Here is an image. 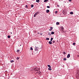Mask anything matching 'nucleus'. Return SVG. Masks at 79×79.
Returning a JSON list of instances; mask_svg holds the SVG:
<instances>
[{"mask_svg": "<svg viewBox=\"0 0 79 79\" xmlns=\"http://www.w3.org/2000/svg\"><path fill=\"white\" fill-rule=\"evenodd\" d=\"M33 70L34 71H38L39 70V68H37V67H35L33 69Z\"/></svg>", "mask_w": 79, "mask_h": 79, "instance_id": "1", "label": "nucleus"}, {"mask_svg": "<svg viewBox=\"0 0 79 79\" xmlns=\"http://www.w3.org/2000/svg\"><path fill=\"white\" fill-rule=\"evenodd\" d=\"M35 51H36V52H37V51H39V50H40V48L35 47Z\"/></svg>", "mask_w": 79, "mask_h": 79, "instance_id": "2", "label": "nucleus"}, {"mask_svg": "<svg viewBox=\"0 0 79 79\" xmlns=\"http://www.w3.org/2000/svg\"><path fill=\"white\" fill-rule=\"evenodd\" d=\"M39 12H36L34 15V17H35V16H36L37 15L39 14Z\"/></svg>", "mask_w": 79, "mask_h": 79, "instance_id": "3", "label": "nucleus"}, {"mask_svg": "<svg viewBox=\"0 0 79 79\" xmlns=\"http://www.w3.org/2000/svg\"><path fill=\"white\" fill-rule=\"evenodd\" d=\"M50 29H49V31H52V30H53V27H51L50 28Z\"/></svg>", "mask_w": 79, "mask_h": 79, "instance_id": "4", "label": "nucleus"}, {"mask_svg": "<svg viewBox=\"0 0 79 79\" xmlns=\"http://www.w3.org/2000/svg\"><path fill=\"white\" fill-rule=\"evenodd\" d=\"M69 57H70V54H69L67 56V58H69Z\"/></svg>", "mask_w": 79, "mask_h": 79, "instance_id": "5", "label": "nucleus"}, {"mask_svg": "<svg viewBox=\"0 0 79 79\" xmlns=\"http://www.w3.org/2000/svg\"><path fill=\"white\" fill-rule=\"evenodd\" d=\"M50 11V10H46V13H49V12Z\"/></svg>", "mask_w": 79, "mask_h": 79, "instance_id": "6", "label": "nucleus"}, {"mask_svg": "<svg viewBox=\"0 0 79 79\" xmlns=\"http://www.w3.org/2000/svg\"><path fill=\"white\" fill-rule=\"evenodd\" d=\"M61 29H62V31H63V30L64 29V28H63V27H61Z\"/></svg>", "mask_w": 79, "mask_h": 79, "instance_id": "7", "label": "nucleus"}, {"mask_svg": "<svg viewBox=\"0 0 79 79\" xmlns=\"http://www.w3.org/2000/svg\"><path fill=\"white\" fill-rule=\"evenodd\" d=\"M49 44H52V41H49Z\"/></svg>", "mask_w": 79, "mask_h": 79, "instance_id": "8", "label": "nucleus"}, {"mask_svg": "<svg viewBox=\"0 0 79 79\" xmlns=\"http://www.w3.org/2000/svg\"><path fill=\"white\" fill-rule=\"evenodd\" d=\"M53 38H51V39L50 41L51 42H52V40H53Z\"/></svg>", "mask_w": 79, "mask_h": 79, "instance_id": "9", "label": "nucleus"}, {"mask_svg": "<svg viewBox=\"0 0 79 79\" xmlns=\"http://www.w3.org/2000/svg\"><path fill=\"white\" fill-rule=\"evenodd\" d=\"M48 69H49V71H52V68H48Z\"/></svg>", "mask_w": 79, "mask_h": 79, "instance_id": "10", "label": "nucleus"}, {"mask_svg": "<svg viewBox=\"0 0 79 79\" xmlns=\"http://www.w3.org/2000/svg\"><path fill=\"white\" fill-rule=\"evenodd\" d=\"M36 2H37L38 3H39V2H40V0H36Z\"/></svg>", "mask_w": 79, "mask_h": 79, "instance_id": "11", "label": "nucleus"}, {"mask_svg": "<svg viewBox=\"0 0 79 79\" xmlns=\"http://www.w3.org/2000/svg\"><path fill=\"white\" fill-rule=\"evenodd\" d=\"M56 25H59V24H60V23H59V22H57L56 23Z\"/></svg>", "mask_w": 79, "mask_h": 79, "instance_id": "12", "label": "nucleus"}, {"mask_svg": "<svg viewBox=\"0 0 79 79\" xmlns=\"http://www.w3.org/2000/svg\"><path fill=\"white\" fill-rule=\"evenodd\" d=\"M48 0H44V2H48Z\"/></svg>", "mask_w": 79, "mask_h": 79, "instance_id": "13", "label": "nucleus"}, {"mask_svg": "<svg viewBox=\"0 0 79 79\" xmlns=\"http://www.w3.org/2000/svg\"><path fill=\"white\" fill-rule=\"evenodd\" d=\"M55 34V32H54L53 31H52L51 32V34L53 35V34Z\"/></svg>", "mask_w": 79, "mask_h": 79, "instance_id": "14", "label": "nucleus"}, {"mask_svg": "<svg viewBox=\"0 0 79 79\" xmlns=\"http://www.w3.org/2000/svg\"><path fill=\"white\" fill-rule=\"evenodd\" d=\"M10 35H8V36H7V37L8 39H10Z\"/></svg>", "mask_w": 79, "mask_h": 79, "instance_id": "15", "label": "nucleus"}, {"mask_svg": "<svg viewBox=\"0 0 79 79\" xmlns=\"http://www.w3.org/2000/svg\"><path fill=\"white\" fill-rule=\"evenodd\" d=\"M30 50H33V48H32V47H31L30 48Z\"/></svg>", "mask_w": 79, "mask_h": 79, "instance_id": "16", "label": "nucleus"}, {"mask_svg": "<svg viewBox=\"0 0 79 79\" xmlns=\"http://www.w3.org/2000/svg\"><path fill=\"white\" fill-rule=\"evenodd\" d=\"M70 13L71 15H73V12H70Z\"/></svg>", "mask_w": 79, "mask_h": 79, "instance_id": "17", "label": "nucleus"}, {"mask_svg": "<svg viewBox=\"0 0 79 79\" xmlns=\"http://www.w3.org/2000/svg\"><path fill=\"white\" fill-rule=\"evenodd\" d=\"M49 39L48 38H46V40H49Z\"/></svg>", "mask_w": 79, "mask_h": 79, "instance_id": "18", "label": "nucleus"}, {"mask_svg": "<svg viewBox=\"0 0 79 79\" xmlns=\"http://www.w3.org/2000/svg\"><path fill=\"white\" fill-rule=\"evenodd\" d=\"M65 12V11L64 10V11H63V13L64 15H65V14H66V13H64Z\"/></svg>", "mask_w": 79, "mask_h": 79, "instance_id": "19", "label": "nucleus"}, {"mask_svg": "<svg viewBox=\"0 0 79 79\" xmlns=\"http://www.w3.org/2000/svg\"><path fill=\"white\" fill-rule=\"evenodd\" d=\"M38 73L39 74H41V72L40 71L38 72Z\"/></svg>", "mask_w": 79, "mask_h": 79, "instance_id": "20", "label": "nucleus"}, {"mask_svg": "<svg viewBox=\"0 0 79 79\" xmlns=\"http://www.w3.org/2000/svg\"><path fill=\"white\" fill-rule=\"evenodd\" d=\"M48 67H49V68H51V66L50 65H48Z\"/></svg>", "mask_w": 79, "mask_h": 79, "instance_id": "21", "label": "nucleus"}, {"mask_svg": "<svg viewBox=\"0 0 79 79\" xmlns=\"http://www.w3.org/2000/svg\"><path fill=\"white\" fill-rule=\"evenodd\" d=\"M20 52V50H17V52Z\"/></svg>", "mask_w": 79, "mask_h": 79, "instance_id": "22", "label": "nucleus"}, {"mask_svg": "<svg viewBox=\"0 0 79 79\" xmlns=\"http://www.w3.org/2000/svg\"><path fill=\"white\" fill-rule=\"evenodd\" d=\"M14 62V61L13 60H11L10 61V63H13Z\"/></svg>", "mask_w": 79, "mask_h": 79, "instance_id": "23", "label": "nucleus"}, {"mask_svg": "<svg viewBox=\"0 0 79 79\" xmlns=\"http://www.w3.org/2000/svg\"><path fill=\"white\" fill-rule=\"evenodd\" d=\"M77 77L78 78V77H79V74H77Z\"/></svg>", "mask_w": 79, "mask_h": 79, "instance_id": "24", "label": "nucleus"}, {"mask_svg": "<svg viewBox=\"0 0 79 79\" xmlns=\"http://www.w3.org/2000/svg\"><path fill=\"white\" fill-rule=\"evenodd\" d=\"M63 53L64 55H66V52H63Z\"/></svg>", "mask_w": 79, "mask_h": 79, "instance_id": "25", "label": "nucleus"}, {"mask_svg": "<svg viewBox=\"0 0 79 79\" xmlns=\"http://www.w3.org/2000/svg\"><path fill=\"white\" fill-rule=\"evenodd\" d=\"M73 45H76V43H73Z\"/></svg>", "mask_w": 79, "mask_h": 79, "instance_id": "26", "label": "nucleus"}, {"mask_svg": "<svg viewBox=\"0 0 79 79\" xmlns=\"http://www.w3.org/2000/svg\"><path fill=\"white\" fill-rule=\"evenodd\" d=\"M64 60L65 61H66V58H64Z\"/></svg>", "mask_w": 79, "mask_h": 79, "instance_id": "27", "label": "nucleus"}, {"mask_svg": "<svg viewBox=\"0 0 79 79\" xmlns=\"http://www.w3.org/2000/svg\"><path fill=\"white\" fill-rule=\"evenodd\" d=\"M48 35H51V33H50V32H49V33L48 34Z\"/></svg>", "mask_w": 79, "mask_h": 79, "instance_id": "28", "label": "nucleus"}, {"mask_svg": "<svg viewBox=\"0 0 79 79\" xmlns=\"http://www.w3.org/2000/svg\"><path fill=\"white\" fill-rule=\"evenodd\" d=\"M33 6H34V5H31V8H33Z\"/></svg>", "mask_w": 79, "mask_h": 79, "instance_id": "29", "label": "nucleus"}, {"mask_svg": "<svg viewBox=\"0 0 79 79\" xmlns=\"http://www.w3.org/2000/svg\"><path fill=\"white\" fill-rule=\"evenodd\" d=\"M25 7H26V8H28V6H27V5H26L25 6Z\"/></svg>", "mask_w": 79, "mask_h": 79, "instance_id": "30", "label": "nucleus"}, {"mask_svg": "<svg viewBox=\"0 0 79 79\" xmlns=\"http://www.w3.org/2000/svg\"><path fill=\"white\" fill-rule=\"evenodd\" d=\"M19 57H17V60H19Z\"/></svg>", "mask_w": 79, "mask_h": 79, "instance_id": "31", "label": "nucleus"}, {"mask_svg": "<svg viewBox=\"0 0 79 79\" xmlns=\"http://www.w3.org/2000/svg\"><path fill=\"white\" fill-rule=\"evenodd\" d=\"M47 8H50V6H47Z\"/></svg>", "mask_w": 79, "mask_h": 79, "instance_id": "32", "label": "nucleus"}, {"mask_svg": "<svg viewBox=\"0 0 79 79\" xmlns=\"http://www.w3.org/2000/svg\"><path fill=\"white\" fill-rule=\"evenodd\" d=\"M58 13V11H56L55 12V13L56 14V13Z\"/></svg>", "mask_w": 79, "mask_h": 79, "instance_id": "33", "label": "nucleus"}, {"mask_svg": "<svg viewBox=\"0 0 79 79\" xmlns=\"http://www.w3.org/2000/svg\"><path fill=\"white\" fill-rule=\"evenodd\" d=\"M53 43H55V40H53V41H52Z\"/></svg>", "mask_w": 79, "mask_h": 79, "instance_id": "34", "label": "nucleus"}, {"mask_svg": "<svg viewBox=\"0 0 79 79\" xmlns=\"http://www.w3.org/2000/svg\"><path fill=\"white\" fill-rule=\"evenodd\" d=\"M57 7H60V6H59V5H57Z\"/></svg>", "mask_w": 79, "mask_h": 79, "instance_id": "35", "label": "nucleus"}, {"mask_svg": "<svg viewBox=\"0 0 79 79\" xmlns=\"http://www.w3.org/2000/svg\"><path fill=\"white\" fill-rule=\"evenodd\" d=\"M72 0H69V2H71Z\"/></svg>", "mask_w": 79, "mask_h": 79, "instance_id": "36", "label": "nucleus"}, {"mask_svg": "<svg viewBox=\"0 0 79 79\" xmlns=\"http://www.w3.org/2000/svg\"><path fill=\"white\" fill-rule=\"evenodd\" d=\"M40 35H42V33H40Z\"/></svg>", "mask_w": 79, "mask_h": 79, "instance_id": "37", "label": "nucleus"}, {"mask_svg": "<svg viewBox=\"0 0 79 79\" xmlns=\"http://www.w3.org/2000/svg\"><path fill=\"white\" fill-rule=\"evenodd\" d=\"M37 34H39V33L38 32V33H37Z\"/></svg>", "mask_w": 79, "mask_h": 79, "instance_id": "38", "label": "nucleus"}, {"mask_svg": "<svg viewBox=\"0 0 79 79\" xmlns=\"http://www.w3.org/2000/svg\"><path fill=\"white\" fill-rule=\"evenodd\" d=\"M78 56V57H79V55H78V56Z\"/></svg>", "mask_w": 79, "mask_h": 79, "instance_id": "39", "label": "nucleus"}, {"mask_svg": "<svg viewBox=\"0 0 79 79\" xmlns=\"http://www.w3.org/2000/svg\"><path fill=\"white\" fill-rule=\"evenodd\" d=\"M11 34H12V32H11Z\"/></svg>", "mask_w": 79, "mask_h": 79, "instance_id": "40", "label": "nucleus"}]
</instances>
